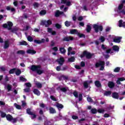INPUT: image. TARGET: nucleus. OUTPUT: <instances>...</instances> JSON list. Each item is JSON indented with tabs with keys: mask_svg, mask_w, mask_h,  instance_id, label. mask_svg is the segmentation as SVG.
<instances>
[{
	"mask_svg": "<svg viewBox=\"0 0 125 125\" xmlns=\"http://www.w3.org/2000/svg\"><path fill=\"white\" fill-rule=\"evenodd\" d=\"M30 70H32L33 72H37L39 75H42L43 73V70H42L40 65H32Z\"/></svg>",
	"mask_w": 125,
	"mask_h": 125,
	"instance_id": "obj_1",
	"label": "nucleus"
},
{
	"mask_svg": "<svg viewBox=\"0 0 125 125\" xmlns=\"http://www.w3.org/2000/svg\"><path fill=\"white\" fill-rule=\"evenodd\" d=\"M105 65V62H99L96 63L95 66L96 68L98 67H101L100 70L103 71L104 70V66Z\"/></svg>",
	"mask_w": 125,
	"mask_h": 125,
	"instance_id": "obj_2",
	"label": "nucleus"
},
{
	"mask_svg": "<svg viewBox=\"0 0 125 125\" xmlns=\"http://www.w3.org/2000/svg\"><path fill=\"white\" fill-rule=\"evenodd\" d=\"M70 34H72L73 35L77 34L80 38H84V35L83 34H80L78 32V30L76 29H71L70 30Z\"/></svg>",
	"mask_w": 125,
	"mask_h": 125,
	"instance_id": "obj_3",
	"label": "nucleus"
},
{
	"mask_svg": "<svg viewBox=\"0 0 125 125\" xmlns=\"http://www.w3.org/2000/svg\"><path fill=\"white\" fill-rule=\"evenodd\" d=\"M125 2V0H123L122 1V2L121 4H120L119 6H118V12H121L122 13H123V14H125V11L123 9V7L124 6V4Z\"/></svg>",
	"mask_w": 125,
	"mask_h": 125,
	"instance_id": "obj_4",
	"label": "nucleus"
},
{
	"mask_svg": "<svg viewBox=\"0 0 125 125\" xmlns=\"http://www.w3.org/2000/svg\"><path fill=\"white\" fill-rule=\"evenodd\" d=\"M93 28L96 33H98L99 31L101 32L103 30V27L101 25H98L97 24H94Z\"/></svg>",
	"mask_w": 125,
	"mask_h": 125,
	"instance_id": "obj_5",
	"label": "nucleus"
},
{
	"mask_svg": "<svg viewBox=\"0 0 125 125\" xmlns=\"http://www.w3.org/2000/svg\"><path fill=\"white\" fill-rule=\"evenodd\" d=\"M12 26H13V24L11 21H8L7 24L5 23L3 24V28H7L8 30H11Z\"/></svg>",
	"mask_w": 125,
	"mask_h": 125,
	"instance_id": "obj_6",
	"label": "nucleus"
},
{
	"mask_svg": "<svg viewBox=\"0 0 125 125\" xmlns=\"http://www.w3.org/2000/svg\"><path fill=\"white\" fill-rule=\"evenodd\" d=\"M84 56H85L87 59H90V58H91V56H92V55L88 52L84 51L83 53V54L81 56V58H83V57H84Z\"/></svg>",
	"mask_w": 125,
	"mask_h": 125,
	"instance_id": "obj_7",
	"label": "nucleus"
},
{
	"mask_svg": "<svg viewBox=\"0 0 125 125\" xmlns=\"http://www.w3.org/2000/svg\"><path fill=\"white\" fill-rule=\"evenodd\" d=\"M6 118L7 121H10L12 123H16V122L17 121V119H16V118H13V117H12L11 115L9 114L7 115L6 116Z\"/></svg>",
	"mask_w": 125,
	"mask_h": 125,
	"instance_id": "obj_8",
	"label": "nucleus"
},
{
	"mask_svg": "<svg viewBox=\"0 0 125 125\" xmlns=\"http://www.w3.org/2000/svg\"><path fill=\"white\" fill-rule=\"evenodd\" d=\"M42 23H43V24L45 25V27H48V26H49V25H51V21H42Z\"/></svg>",
	"mask_w": 125,
	"mask_h": 125,
	"instance_id": "obj_9",
	"label": "nucleus"
},
{
	"mask_svg": "<svg viewBox=\"0 0 125 125\" xmlns=\"http://www.w3.org/2000/svg\"><path fill=\"white\" fill-rule=\"evenodd\" d=\"M64 61H65V60L63 57H61L60 59H59L57 60V62H58L59 64H60V65H62Z\"/></svg>",
	"mask_w": 125,
	"mask_h": 125,
	"instance_id": "obj_10",
	"label": "nucleus"
},
{
	"mask_svg": "<svg viewBox=\"0 0 125 125\" xmlns=\"http://www.w3.org/2000/svg\"><path fill=\"white\" fill-rule=\"evenodd\" d=\"M121 40H122V37H115L113 39V42H114L119 43L121 42Z\"/></svg>",
	"mask_w": 125,
	"mask_h": 125,
	"instance_id": "obj_11",
	"label": "nucleus"
},
{
	"mask_svg": "<svg viewBox=\"0 0 125 125\" xmlns=\"http://www.w3.org/2000/svg\"><path fill=\"white\" fill-rule=\"evenodd\" d=\"M74 40V38L72 37H66L64 38H63V41H65V42H69V41H73Z\"/></svg>",
	"mask_w": 125,
	"mask_h": 125,
	"instance_id": "obj_12",
	"label": "nucleus"
},
{
	"mask_svg": "<svg viewBox=\"0 0 125 125\" xmlns=\"http://www.w3.org/2000/svg\"><path fill=\"white\" fill-rule=\"evenodd\" d=\"M92 83V81H86L84 82V86L86 88H87L88 87V83Z\"/></svg>",
	"mask_w": 125,
	"mask_h": 125,
	"instance_id": "obj_13",
	"label": "nucleus"
},
{
	"mask_svg": "<svg viewBox=\"0 0 125 125\" xmlns=\"http://www.w3.org/2000/svg\"><path fill=\"white\" fill-rule=\"evenodd\" d=\"M119 27H125V22L123 23V20H120L119 21Z\"/></svg>",
	"mask_w": 125,
	"mask_h": 125,
	"instance_id": "obj_14",
	"label": "nucleus"
},
{
	"mask_svg": "<svg viewBox=\"0 0 125 125\" xmlns=\"http://www.w3.org/2000/svg\"><path fill=\"white\" fill-rule=\"evenodd\" d=\"M33 92L34 94H36V95L40 96L41 95V92L39 91L37 89H34L33 90Z\"/></svg>",
	"mask_w": 125,
	"mask_h": 125,
	"instance_id": "obj_15",
	"label": "nucleus"
},
{
	"mask_svg": "<svg viewBox=\"0 0 125 125\" xmlns=\"http://www.w3.org/2000/svg\"><path fill=\"white\" fill-rule=\"evenodd\" d=\"M9 47V42L8 41H5L4 45V48L6 49Z\"/></svg>",
	"mask_w": 125,
	"mask_h": 125,
	"instance_id": "obj_16",
	"label": "nucleus"
},
{
	"mask_svg": "<svg viewBox=\"0 0 125 125\" xmlns=\"http://www.w3.org/2000/svg\"><path fill=\"white\" fill-rule=\"evenodd\" d=\"M83 10H84L85 11H87L88 10H90V8H89V6L86 5H84L83 7Z\"/></svg>",
	"mask_w": 125,
	"mask_h": 125,
	"instance_id": "obj_17",
	"label": "nucleus"
},
{
	"mask_svg": "<svg viewBox=\"0 0 125 125\" xmlns=\"http://www.w3.org/2000/svg\"><path fill=\"white\" fill-rule=\"evenodd\" d=\"M15 73L17 76H19L21 74V70L19 69L16 68Z\"/></svg>",
	"mask_w": 125,
	"mask_h": 125,
	"instance_id": "obj_18",
	"label": "nucleus"
},
{
	"mask_svg": "<svg viewBox=\"0 0 125 125\" xmlns=\"http://www.w3.org/2000/svg\"><path fill=\"white\" fill-rule=\"evenodd\" d=\"M47 30L48 33H50L52 35H56V32L55 31H52V29L51 28H48Z\"/></svg>",
	"mask_w": 125,
	"mask_h": 125,
	"instance_id": "obj_19",
	"label": "nucleus"
},
{
	"mask_svg": "<svg viewBox=\"0 0 125 125\" xmlns=\"http://www.w3.org/2000/svg\"><path fill=\"white\" fill-rule=\"evenodd\" d=\"M35 84L36 87H38V88H41L42 86V83H40L39 82H36Z\"/></svg>",
	"mask_w": 125,
	"mask_h": 125,
	"instance_id": "obj_20",
	"label": "nucleus"
},
{
	"mask_svg": "<svg viewBox=\"0 0 125 125\" xmlns=\"http://www.w3.org/2000/svg\"><path fill=\"white\" fill-rule=\"evenodd\" d=\"M60 51L62 54H64V53H66V50L64 47L60 48Z\"/></svg>",
	"mask_w": 125,
	"mask_h": 125,
	"instance_id": "obj_21",
	"label": "nucleus"
},
{
	"mask_svg": "<svg viewBox=\"0 0 125 125\" xmlns=\"http://www.w3.org/2000/svg\"><path fill=\"white\" fill-rule=\"evenodd\" d=\"M95 84L97 87H101V83H100V82L98 81L95 82Z\"/></svg>",
	"mask_w": 125,
	"mask_h": 125,
	"instance_id": "obj_22",
	"label": "nucleus"
},
{
	"mask_svg": "<svg viewBox=\"0 0 125 125\" xmlns=\"http://www.w3.org/2000/svg\"><path fill=\"white\" fill-rule=\"evenodd\" d=\"M125 79L124 78H119L116 83L118 84H120L121 83V82H123V81H125Z\"/></svg>",
	"mask_w": 125,
	"mask_h": 125,
	"instance_id": "obj_23",
	"label": "nucleus"
},
{
	"mask_svg": "<svg viewBox=\"0 0 125 125\" xmlns=\"http://www.w3.org/2000/svg\"><path fill=\"white\" fill-rule=\"evenodd\" d=\"M112 48L114 51H119V50H120V48L117 45L113 46Z\"/></svg>",
	"mask_w": 125,
	"mask_h": 125,
	"instance_id": "obj_24",
	"label": "nucleus"
},
{
	"mask_svg": "<svg viewBox=\"0 0 125 125\" xmlns=\"http://www.w3.org/2000/svg\"><path fill=\"white\" fill-rule=\"evenodd\" d=\"M26 52L27 53H29L30 54H35L36 52L33 50L29 49Z\"/></svg>",
	"mask_w": 125,
	"mask_h": 125,
	"instance_id": "obj_25",
	"label": "nucleus"
},
{
	"mask_svg": "<svg viewBox=\"0 0 125 125\" xmlns=\"http://www.w3.org/2000/svg\"><path fill=\"white\" fill-rule=\"evenodd\" d=\"M62 3H66V5L70 6L71 5V2L70 1L66 2V0H62Z\"/></svg>",
	"mask_w": 125,
	"mask_h": 125,
	"instance_id": "obj_26",
	"label": "nucleus"
},
{
	"mask_svg": "<svg viewBox=\"0 0 125 125\" xmlns=\"http://www.w3.org/2000/svg\"><path fill=\"white\" fill-rule=\"evenodd\" d=\"M112 97L113 98L118 99V98H119V95L118 94V93H113L112 94Z\"/></svg>",
	"mask_w": 125,
	"mask_h": 125,
	"instance_id": "obj_27",
	"label": "nucleus"
},
{
	"mask_svg": "<svg viewBox=\"0 0 125 125\" xmlns=\"http://www.w3.org/2000/svg\"><path fill=\"white\" fill-rule=\"evenodd\" d=\"M14 105L16 109H18V110H21V105L18 104L16 103H15Z\"/></svg>",
	"mask_w": 125,
	"mask_h": 125,
	"instance_id": "obj_28",
	"label": "nucleus"
},
{
	"mask_svg": "<svg viewBox=\"0 0 125 125\" xmlns=\"http://www.w3.org/2000/svg\"><path fill=\"white\" fill-rule=\"evenodd\" d=\"M40 15H45L46 14V11L45 10H42L40 12Z\"/></svg>",
	"mask_w": 125,
	"mask_h": 125,
	"instance_id": "obj_29",
	"label": "nucleus"
},
{
	"mask_svg": "<svg viewBox=\"0 0 125 125\" xmlns=\"http://www.w3.org/2000/svg\"><path fill=\"white\" fill-rule=\"evenodd\" d=\"M97 109H96V108H93L91 109L90 110V112L92 114H96V113H97Z\"/></svg>",
	"mask_w": 125,
	"mask_h": 125,
	"instance_id": "obj_30",
	"label": "nucleus"
},
{
	"mask_svg": "<svg viewBox=\"0 0 125 125\" xmlns=\"http://www.w3.org/2000/svg\"><path fill=\"white\" fill-rule=\"evenodd\" d=\"M61 14H63V12H60L59 11H57V12H56L55 15H56V17H58V16H59Z\"/></svg>",
	"mask_w": 125,
	"mask_h": 125,
	"instance_id": "obj_31",
	"label": "nucleus"
},
{
	"mask_svg": "<svg viewBox=\"0 0 125 125\" xmlns=\"http://www.w3.org/2000/svg\"><path fill=\"white\" fill-rule=\"evenodd\" d=\"M49 110H50V113H51V114H54V113H56L55 109H54V108L52 107H50Z\"/></svg>",
	"mask_w": 125,
	"mask_h": 125,
	"instance_id": "obj_32",
	"label": "nucleus"
},
{
	"mask_svg": "<svg viewBox=\"0 0 125 125\" xmlns=\"http://www.w3.org/2000/svg\"><path fill=\"white\" fill-rule=\"evenodd\" d=\"M20 45H27V42L25 41H21L19 42Z\"/></svg>",
	"mask_w": 125,
	"mask_h": 125,
	"instance_id": "obj_33",
	"label": "nucleus"
},
{
	"mask_svg": "<svg viewBox=\"0 0 125 125\" xmlns=\"http://www.w3.org/2000/svg\"><path fill=\"white\" fill-rule=\"evenodd\" d=\"M108 85L109 87H110V88H112V87H114V84L113 82H109L108 83Z\"/></svg>",
	"mask_w": 125,
	"mask_h": 125,
	"instance_id": "obj_34",
	"label": "nucleus"
},
{
	"mask_svg": "<svg viewBox=\"0 0 125 125\" xmlns=\"http://www.w3.org/2000/svg\"><path fill=\"white\" fill-rule=\"evenodd\" d=\"M91 30V26H90V25H87V28H86V32L87 33H89V32H90Z\"/></svg>",
	"mask_w": 125,
	"mask_h": 125,
	"instance_id": "obj_35",
	"label": "nucleus"
},
{
	"mask_svg": "<svg viewBox=\"0 0 125 125\" xmlns=\"http://www.w3.org/2000/svg\"><path fill=\"white\" fill-rule=\"evenodd\" d=\"M56 107H57V108L58 109H62L63 108V105L60 104H56Z\"/></svg>",
	"mask_w": 125,
	"mask_h": 125,
	"instance_id": "obj_36",
	"label": "nucleus"
},
{
	"mask_svg": "<svg viewBox=\"0 0 125 125\" xmlns=\"http://www.w3.org/2000/svg\"><path fill=\"white\" fill-rule=\"evenodd\" d=\"M99 40L101 42H105V38L103 36H101Z\"/></svg>",
	"mask_w": 125,
	"mask_h": 125,
	"instance_id": "obj_37",
	"label": "nucleus"
},
{
	"mask_svg": "<svg viewBox=\"0 0 125 125\" xmlns=\"http://www.w3.org/2000/svg\"><path fill=\"white\" fill-rule=\"evenodd\" d=\"M60 90H61L63 92H65V91H67V90H68V88L67 87H62V88H60Z\"/></svg>",
	"mask_w": 125,
	"mask_h": 125,
	"instance_id": "obj_38",
	"label": "nucleus"
},
{
	"mask_svg": "<svg viewBox=\"0 0 125 125\" xmlns=\"http://www.w3.org/2000/svg\"><path fill=\"white\" fill-rule=\"evenodd\" d=\"M112 93V92L108 91H106L104 93V95H106V96H109V95H111Z\"/></svg>",
	"mask_w": 125,
	"mask_h": 125,
	"instance_id": "obj_39",
	"label": "nucleus"
},
{
	"mask_svg": "<svg viewBox=\"0 0 125 125\" xmlns=\"http://www.w3.org/2000/svg\"><path fill=\"white\" fill-rule=\"evenodd\" d=\"M20 81H21V82H27V79L23 77H20Z\"/></svg>",
	"mask_w": 125,
	"mask_h": 125,
	"instance_id": "obj_40",
	"label": "nucleus"
},
{
	"mask_svg": "<svg viewBox=\"0 0 125 125\" xmlns=\"http://www.w3.org/2000/svg\"><path fill=\"white\" fill-rule=\"evenodd\" d=\"M26 112L28 115H33V112H31V109L30 108H28L26 110Z\"/></svg>",
	"mask_w": 125,
	"mask_h": 125,
	"instance_id": "obj_41",
	"label": "nucleus"
},
{
	"mask_svg": "<svg viewBox=\"0 0 125 125\" xmlns=\"http://www.w3.org/2000/svg\"><path fill=\"white\" fill-rule=\"evenodd\" d=\"M106 53H110V54H112L113 53V51L111 49H108L106 50Z\"/></svg>",
	"mask_w": 125,
	"mask_h": 125,
	"instance_id": "obj_42",
	"label": "nucleus"
},
{
	"mask_svg": "<svg viewBox=\"0 0 125 125\" xmlns=\"http://www.w3.org/2000/svg\"><path fill=\"white\" fill-rule=\"evenodd\" d=\"M70 25H71V22L68 21H66L65 22V25L66 27H69V26H70Z\"/></svg>",
	"mask_w": 125,
	"mask_h": 125,
	"instance_id": "obj_43",
	"label": "nucleus"
},
{
	"mask_svg": "<svg viewBox=\"0 0 125 125\" xmlns=\"http://www.w3.org/2000/svg\"><path fill=\"white\" fill-rule=\"evenodd\" d=\"M15 70H16V68H13L11 69L9 71V74H14V73H15Z\"/></svg>",
	"mask_w": 125,
	"mask_h": 125,
	"instance_id": "obj_44",
	"label": "nucleus"
},
{
	"mask_svg": "<svg viewBox=\"0 0 125 125\" xmlns=\"http://www.w3.org/2000/svg\"><path fill=\"white\" fill-rule=\"evenodd\" d=\"M98 113H104V112H105V110L103 108H99L98 109Z\"/></svg>",
	"mask_w": 125,
	"mask_h": 125,
	"instance_id": "obj_45",
	"label": "nucleus"
},
{
	"mask_svg": "<svg viewBox=\"0 0 125 125\" xmlns=\"http://www.w3.org/2000/svg\"><path fill=\"white\" fill-rule=\"evenodd\" d=\"M69 62H74L75 61V58L74 57H72L69 59H68Z\"/></svg>",
	"mask_w": 125,
	"mask_h": 125,
	"instance_id": "obj_46",
	"label": "nucleus"
},
{
	"mask_svg": "<svg viewBox=\"0 0 125 125\" xmlns=\"http://www.w3.org/2000/svg\"><path fill=\"white\" fill-rule=\"evenodd\" d=\"M25 85H26V87H32V84L30 83H25Z\"/></svg>",
	"mask_w": 125,
	"mask_h": 125,
	"instance_id": "obj_47",
	"label": "nucleus"
},
{
	"mask_svg": "<svg viewBox=\"0 0 125 125\" xmlns=\"http://www.w3.org/2000/svg\"><path fill=\"white\" fill-rule=\"evenodd\" d=\"M11 88H12L11 85L8 84L7 85V89L8 91H10V90H11Z\"/></svg>",
	"mask_w": 125,
	"mask_h": 125,
	"instance_id": "obj_48",
	"label": "nucleus"
},
{
	"mask_svg": "<svg viewBox=\"0 0 125 125\" xmlns=\"http://www.w3.org/2000/svg\"><path fill=\"white\" fill-rule=\"evenodd\" d=\"M71 51H72V47H69L68 48V54H67L68 55H70L71 54Z\"/></svg>",
	"mask_w": 125,
	"mask_h": 125,
	"instance_id": "obj_49",
	"label": "nucleus"
},
{
	"mask_svg": "<svg viewBox=\"0 0 125 125\" xmlns=\"http://www.w3.org/2000/svg\"><path fill=\"white\" fill-rule=\"evenodd\" d=\"M18 54H25V51L23 50H20L17 52Z\"/></svg>",
	"mask_w": 125,
	"mask_h": 125,
	"instance_id": "obj_50",
	"label": "nucleus"
},
{
	"mask_svg": "<svg viewBox=\"0 0 125 125\" xmlns=\"http://www.w3.org/2000/svg\"><path fill=\"white\" fill-rule=\"evenodd\" d=\"M73 95L75 96V97H76L77 98L79 97V95H78V92L77 91H74L73 92Z\"/></svg>",
	"mask_w": 125,
	"mask_h": 125,
	"instance_id": "obj_51",
	"label": "nucleus"
},
{
	"mask_svg": "<svg viewBox=\"0 0 125 125\" xmlns=\"http://www.w3.org/2000/svg\"><path fill=\"white\" fill-rule=\"evenodd\" d=\"M27 40L29 42H33V38H32L31 36H28Z\"/></svg>",
	"mask_w": 125,
	"mask_h": 125,
	"instance_id": "obj_52",
	"label": "nucleus"
},
{
	"mask_svg": "<svg viewBox=\"0 0 125 125\" xmlns=\"http://www.w3.org/2000/svg\"><path fill=\"white\" fill-rule=\"evenodd\" d=\"M6 116V114L4 112H1V118H4Z\"/></svg>",
	"mask_w": 125,
	"mask_h": 125,
	"instance_id": "obj_53",
	"label": "nucleus"
},
{
	"mask_svg": "<svg viewBox=\"0 0 125 125\" xmlns=\"http://www.w3.org/2000/svg\"><path fill=\"white\" fill-rule=\"evenodd\" d=\"M31 115V119H36V115L35 114V112H33V114H30Z\"/></svg>",
	"mask_w": 125,
	"mask_h": 125,
	"instance_id": "obj_54",
	"label": "nucleus"
},
{
	"mask_svg": "<svg viewBox=\"0 0 125 125\" xmlns=\"http://www.w3.org/2000/svg\"><path fill=\"white\" fill-rule=\"evenodd\" d=\"M102 49H103V50H106V49H107V46H106L104 44H102Z\"/></svg>",
	"mask_w": 125,
	"mask_h": 125,
	"instance_id": "obj_55",
	"label": "nucleus"
},
{
	"mask_svg": "<svg viewBox=\"0 0 125 125\" xmlns=\"http://www.w3.org/2000/svg\"><path fill=\"white\" fill-rule=\"evenodd\" d=\"M120 70V67H116L114 70V72H119Z\"/></svg>",
	"mask_w": 125,
	"mask_h": 125,
	"instance_id": "obj_56",
	"label": "nucleus"
},
{
	"mask_svg": "<svg viewBox=\"0 0 125 125\" xmlns=\"http://www.w3.org/2000/svg\"><path fill=\"white\" fill-rule=\"evenodd\" d=\"M52 50L54 51H58V47H54L52 48Z\"/></svg>",
	"mask_w": 125,
	"mask_h": 125,
	"instance_id": "obj_57",
	"label": "nucleus"
},
{
	"mask_svg": "<svg viewBox=\"0 0 125 125\" xmlns=\"http://www.w3.org/2000/svg\"><path fill=\"white\" fill-rule=\"evenodd\" d=\"M87 100L88 102H92L93 101H92V99H91V98L89 97H88L87 98Z\"/></svg>",
	"mask_w": 125,
	"mask_h": 125,
	"instance_id": "obj_58",
	"label": "nucleus"
},
{
	"mask_svg": "<svg viewBox=\"0 0 125 125\" xmlns=\"http://www.w3.org/2000/svg\"><path fill=\"white\" fill-rule=\"evenodd\" d=\"M34 42H35V43H42L41 40H34Z\"/></svg>",
	"mask_w": 125,
	"mask_h": 125,
	"instance_id": "obj_59",
	"label": "nucleus"
},
{
	"mask_svg": "<svg viewBox=\"0 0 125 125\" xmlns=\"http://www.w3.org/2000/svg\"><path fill=\"white\" fill-rule=\"evenodd\" d=\"M21 106L22 107H25V106H26V102H25L24 101H21Z\"/></svg>",
	"mask_w": 125,
	"mask_h": 125,
	"instance_id": "obj_60",
	"label": "nucleus"
},
{
	"mask_svg": "<svg viewBox=\"0 0 125 125\" xmlns=\"http://www.w3.org/2000/svg\"><path fill=\"white\" fill-rule=\"evenodd\" d=\"M50 98L52 100H53V101H57L56 98H55L53 96H51Z\"/></svg>",
	"mask_w": 125,
	"mask_h": 125,
	"instance_id": "obj_61",
	"label": "nucleus"
},
{
	"mask_svg": "<svg viewBox=\"0 0 125 125\" xmlns=\"http://www.w3.org/2000/svg\"><path fill=\"white\" fill-rule=\"evenodd\" d=\"M24 92H29L30 91V88H26L24 89Z\"/></svg>",
	"mask_w": 125,
	"mask_h": 125,
	"instance_id": "obj_62",
	"label": "nucleus"
},
{
	"mask_svg": "<svg viewBox=\"0 0 125 125\" xmlns=\"http://www.w3.org/2000/svg\"><path fill=\"white\" fill-rule=\"evenodd\" d=\"M56 28H57V29H60L62 26H61V25L57 23L56 24Z\"/></svg>",
	"mask_w": 125,
	"mask_h": 125,
	"instance_id": "obj_63",
	"label": "nucleus"
},
{
	"mask_svg": "<svg viewBox=\"0 0 125 125\" xmlns=\"http://www.w3.org/2000/svg\"><path fill=\"white\" fill-rule=\"evenodd\" d=\"M79 101H82V98L83 97V95H82V94H80L79 95Z\"/></svg>",
	"mask_w": 125,
	"mask_h": 125,
	"instance_id": "obj_64",
	"label": "nucleus"
}]
</instances>
